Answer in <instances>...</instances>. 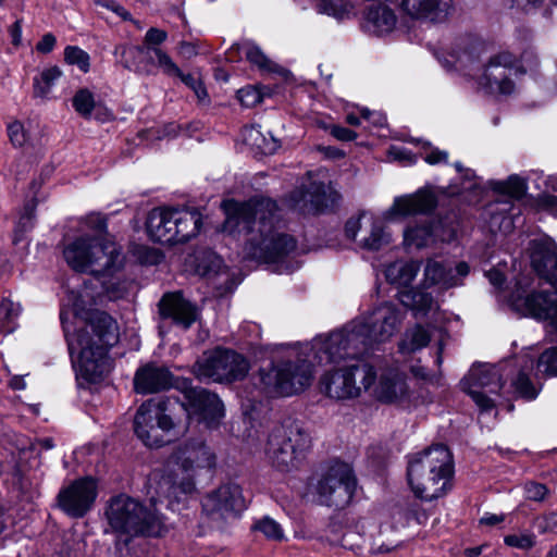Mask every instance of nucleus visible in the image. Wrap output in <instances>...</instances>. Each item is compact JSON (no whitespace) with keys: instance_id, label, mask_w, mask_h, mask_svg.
Listing matches in <instances>:
<instances>
[{"instance_id":"79ce46f5","label":"nucleus","mask_w":557,"mask_h":557,"mask_svg":"<svg viewBox=\"0 0 557 557\" xmlns=\"http://www.w3.org/2000/svg\"><path fill=\"white\" fill-rule=\"evenodd\" d=\"M504 543L512 548L529 550L534 547L536 536L531 531H520L518 533L508 534L504 537Z\"/></svg>"},{"instance_id":"3c124183","label":"nucleus","mask_w":557,"mask_h":557,"mask_svg":"<svg viewBox=\"0 0 557 557\" xmlns=\"http://www.w3.org/2000/svg\"><path fill=\"white\" fill-rule=\"evenodd\" d=\"M537 370L547 375H557V348L547 349L541 355Z\"/></svg>"},{"instance_id":"c9c22d12","label":"nucleus","mask_w":557,"mask_h":557,"mask_svg":"<svg viewBox=\"0 0 557 557\" xmlns=\"http://www.w3.org/2000/svg\"><path fill=\"white\" fill-rule=\"evenodd\" d=\"M247 141H249L250 148L260 154H273L280 147L276 139L272 136H265L256 127H251L248 132L246 131Z\"/></svg>"},{"instance_id":"f704fd0d","label":"nucleus","mask_w":557,"mask_h":557,"mask_svg":"<svg viewBox=\"0 0 557 557\" xmlns=\"http://www.w3.org/2000/svg\"><path fill=\"white\" fill-rule=\"evenodd\" d=\"M221 207L225 214L222 231L233 237L239 236L240 225L244 222V206L234 200H225Z\"/></svg>"},{"instance_id":"6e6552de","label":"nucleus","mask_w":557,"mask_h":557,"mask_svg":"<svg viewBox=\"0 0 557 557\" xmlns=\"http://www.w3.org/2000/svg\"><path fill=\"white\" fill-rule=\"evenodd\" d=\"M104 516L111 532L120 536H158L163 530L158 515L148 511L140 503L124 494L109 500Z\"/></svg>"},{"instance_id":"a19ab883","label":"nucleus","mask_w":557,"mask_h":557,"mask_svg":"<svg viewBox=\"0 0 557 557\" xmlns=\"http://www.w3.org/2000/svg\"><path fill=\"white\" fill-rule=\"evenodd\" d=\"M352 7L348 0H321L319 11L336 18H344L350 14Z\"/></svg>"},{"instance_id":"09e8293b","label":"nucleus","mask_w":557,"mask_h":557,"mask_svg":"<svg viewBox=\"0 0 557 557\" xmlns=\"http://www.w3.org/2000/svg\"><path fill=\"white\" fill-rule=\"evenodd\" d=\"M498 189L511 197L520 198L525 193L527 184L523 178L512 175L507 181L498 183Z\"/></svg>"},{"instance_id":"a18cd8bd","label":"nucleus","mask_w":557,"mask_h":557,"mask_svg":"<svg viewBox=\"0 0 557 557\" xmlns=\"http://www.w3.org/2000/svg\"><path fill=\"white\" fill-rule=\"evenodd\" d=\"M8 135L15 147H24L30 143L29 132L20 121H14L8 125Z\"/></svg>"},{"instance_id":"2f4dec72","label":"nucleus","mask_w":557,"mask_h":557,"mask_svg":"<svg viewBox=\"0 0 557 557\" xmlns=\"http://www.w3.org/2000/svg\"><path fill=\"white\" fill-rule=\"evenodd\" d=\"M435 330L433 326L424 327L420 324L408 329L399 342V351L407 355L426 347Z\"/></svg>"},{"instance_id":"b1692460","label":"nucleus","mask_w":557,"mask_h":557,"mask_svg":"<svg viewBox=\"0 0 557 557\" xmlns=\"http://www.w3.org/2000/svg\"><path fill=\"white\" fill-rule=\"evenodd\" d=\"M436 206V197L429 188H421L413 194L396 197L392 207L386 211L385 218L392 220L396 216L407 218L425 213Z\"/></svg>"},{"instance_id":"bf43d9fd","label":"nucleus","mask_w":557,"mask_h":557,"mask_svg":"<svg viewBox=\"0 0 557 557\" xmlns=\"http://www.w3.org/2000/svg\"><path fill=\"white\" fill-rule=\"evenodd\" d=\"M264 92L258 86L246 87V107L257 106L263 99Z\"/></svg>"},{"instance_id":"6ab92c4d","label":"nucleus","mask_w":557,"mask_h":557,"mask_svg":"<svg viewBox=\"0 0 557 557\" xmlns=\"http://www.w3.org/2000/svg\"><path fill=\"white\" fill-rule=\"evenodd\" d=\"M345 233L368 250H379L391 242V235L384 231L382 222L370 214L347 221Z\"/></svg>"},{"instance_id":"473e14b6","label":"nucleus","mask_w":557,"mask_h":557,"mask_svg":"<svg viewBox=\"0 0 557 557\" xmlns=\"http://www.w3.org/2000/svg\"><path fill=\"white\" fill-rule=\"evenodd\" d=\"M373 527L371 518H359L357 520H352L349 524V531L342 534V524L338 521L331 520L327 525V532L330 536H327V541L331 544H343L344 539L350 533L356 532L361 536L373 537L374 533L371 532L370 528Z\"/></svg>"},{"instance_id":"7ed1b4c3","label":"nucleus","mask_w":557,"mask_h":557,"mask_svg":"<svg viewBox=\"0 0 557 557\" xmlns=\"http://www.w3.org/2000/svg\"><path fill=\"white\" fill-rule=\"evenodd\" d=\"M329 336H318L312 343L289 349L274 361L269 370L260 372L263 391L272 397H290L308 389L314 380L315 364H339L344 359H326L325 342Z\"/></svg>"},{"instance_id":"4d7b16f0","label":"nucleus","mask_w":557,"mask_h":557,"mask_svg":"<svg viewBox=\"0 0 557 557\" xmlns=\"http://www.w3.org/2000/svg\"><path fill=\"white\" fill-rule=\"evenodd\" d=\"M513 5L523 10L530 11L541 5L546 8H553L557 5V0H511Z\"/></svg>"},{"instance_id":"a211bd4d","label":"nucleus","mask_w":557,"mask_h":557,"mask_svg":"<svg viewBox=\"0 0 557 557\" xmlns=\"http://www.w3.org/2000/svg\"><path fill=\"white\" fill-rule=\"evenodd\" d=\"M97 495V481L91 476H86L63 487L58 495V502L66 515L82 518L91 509Z\"/></svg>"},{"instance_id":"603ef678","label":"nucleus","mask_w":557,"mask_h":557,"mask_svg":"<svg viewBox=\"0 0 557 557\" xmlns=\"http://www.w3.org/2000/svg\"><path fill=\"white\" fill-rule=\"evenodd\" d=\"M119 51H121V55H122V61H123V64L125 67L129 69V70H135V71H138V66H136L135 64L131 63L128 58H133V57H138V55H141L146 52V49L143 48V47H138V46H131V47H120V48H116L115 50V53H119Z\"/></svg>"},{"instance_id":"a878e982","label":"nucleus","mask_w":557,"mask_h":557,"mask_svg":"<svg viewBox=\"0 0 557 557\" xmlns=\"http://www.w3.org/2000/svg\"><path fill=\"white\" fill-rule=\"evenodd\" d=\"M453 237V228L445 226L442 220L409 225L404 231V244L416 248L426 247L437 239L450 240Z\"/></svg>"},{"instance_id":"58836bf2","label":"nucleus","mask_w":557,"mask_h":557,"mask_svg":"<svg viewBox=\"0 0 557 557\" xmlns=\"http://www.w3.org/2000/svg\"><path fill=\"white\" fill-rule=\"evenodd\" d=\"M61 75L62 72L58 66L45 69L39 76L34 78L35 96L41 98L46 97Z\"/></svg>"},{"instance_id":"20e7f679","label":"nucleus","mask_w":557,"mask_h":557,"mask_svg":"<svg viewBox=\"0 0 557 557\" xmlns=\"http://www.w3.org/2000/svg\"><path fill=\"white\" fill-rule=\"evenodd\" d=\"M403 320L404 313L394 304L385 302L374 308L329 335L324 344L326 359H355L374 344L389 341Z\"/></svg>"},{"instance_id":"72a5a7b5","label":"nucleus","mask_w":557,"mask_h":557,"mask_svg":"<svg viewBox=\"0 0 557 557\" xmlns=\"http://www.w3.org/2000/svg\"><path fill=\"white\" fill-rule=\"evenodd\" d=\"M324 185L318 182H311L299 197H295V205L302 210L319 211L324 206Z\"/></svg>"},{"instance_id":"864d4df0","label":"nucleus","mask_w":557,"mask_h":557,"mask_svg":"<svg viewBox=\"0 0 557 557\" xmlns=\"http://www.w3.org/2000/svg\"><path fill=\"white\" fill-rule=\"evenodd\" d=\"M33 219H34V208L27 206L25 208V212L20 216L18 222L15 227V238H14L15 243L17 240H20V237L24 232L32 228Z\"/></svg>"},{"instance_id":"7c9ffc66","label":"nucleus","mask_w":557,"mask_h":557,"mask_svg":"<svg viewBox=\"0 0 557 557\" xmlns=\"http://www.w3.org/2000/svg\"><path fill=\"white\" fill-rule=\"evenodd\" d=\"M420 271V264L417 261L398 260L386 268V280L398 288L409 286Z\"/></svg>"},{"instance_id":"774afa93","label":"nucleus","mask_w":557,"mask_h":557,"mask_svg":"<svg viewBox=\"0 0 557 557\" xmlns=\"http://www.w3.org/2000/svg\"><path fill=\"white\" fill-rule=\"evenodd\" d=\"M361 113V116L364 119V120H371L373 124L375 125H383L385 119L382 114L380 113H375V112H371L370 110L368 109H362L360 111Z\"/></svg>"},{"instance_id":"bb28decb","label":"nucleus","mask_w":557,"mask_h":557,"mask_svg":"<svg viewBox=\"0 0 557 557\" xmlns=\"http://www.w3.org/2000/svg\"><path fill=\"white\" fill-rule=\"evenodd\" d=\"M173 385V375L168 368L148 363L139 368L134 376V388L139 394L157 393Z\"/></svg>"},{"instance_id":"1a4fd4ad","label":"nucleus","mask_w":557,"mask_h":557,"mask_svg":"<svg viewBox=\"0 0 557 557\" xmlns=\"http://www.w3.org/2000/svg\"><path fill=\"white\" fill-rule=\"evenodd\" d=\"M531 261L534 270L548 281L556 294L537 292L527 296L517 295L511 299V307L524 317L549 321L552 329L557 332V255L533 252Z\"/></svg>"},{"instance_id":"9d476101","label":"nucleus","mask_w":557,"mask_h":557,"mask_svg":"<svg viewBox=\"0 0 557 557\" xmlns=\"http://www.w3.org/2000/svg\"><path fill=\"white\" fill-rule=\"evenodd\" d=\"M171 458L184 475L164 476L159 483V490L168 498L177 502L183 495L194 492V476L199 470L212 469L215 465L214 454L201 442H188L181 445Z\"/></svg>"},{"instance_id":"4468645a","label":"nucleus","mask_w":557,"mask_h":557,"mask_svg":"<svg viewBox=\"0 0 557 557\" xmlns=\"http://www.w3.org/2000/svg\"><path fill=\"white\" fill-rule=\"evenodd\" d=\"M168 400L149 399L137 409L134 432L146 446L161 447L174 438L175 424L168 413Z\"/></svg>"},{"instance_id":"13d9d810","label":"nucleus","mask_w":557,"mask_h":557,"mask_svg":"<svg viewBox=\"0 0 557 557\" xmlns=\"http://www.w3.org/2000/svg\"><path fill=\"white\" fill-rule=\"evenodd\" d=\"M424 161L431 165H436L440 163H447L448 161V152L445 150H440L437 148H432L430 151H426L424 157Z\"/></svg>"},{"instance_id":"f8f14e48","label":"nucleus","mask_w":557,"mask_h":557,"mask_svg":"<svg viewBox=\"0 0 557 557\" xmlns=\"http://www.w3.org/2000/svg\"><path fill=\"white\" fill-rule=\"evenodd\" d=\"M310 447V437L296 423L275 426L269 435L265 455L270 463L281 472L300 467Z\"/></svg>"},{"instance_id":"052dcab7","label":"nucleus","mask_w":557,"mask_h":557,"mask_svg":"<svg viewBox=\"0 0 557 557\" xmlns=\"http://www.w3.org/2000/svg\"><path fill=\"white\" fill-rule=\"evenodd\" d=\"M57 39L51 33L45 34L37 42L36 50L41 53H49L53 50Z\"/></svg>"},{"instance_id":"412c9836","label":"nucleus","mask_w":557,"mask_h":557,"mask_svg":"<svg viewBox=\"0 0 557 557\" xmlns=\"http://www.w3.org/2000/svg\"><path fill=\"white\" fill-rule=\"evenodd\" d=\"M469 265L459 262L455 268L449 263L429 259L423 272V286H440L447 289L461 284L462 278L469 274Z\"/></svg>"},{"instance_id":"680f3d73","label":"nucleus","mask_w":557,"mask_h":557,"mask_svg":"<svg viewBox=\"0 0 557 557\" xmlns=\"http://www.w3.org/2000/svg\"><path fill=\"white\" fill-rule=\"evenodd\" d=\"M166 32L152 27L146 34L145 42L148 45H161L166 39Z\"/></svg>"},{"instance_id":"ddd939ff","label":"nucleus","mask_w":557,"mask_h":557,"mask_svg":"<svg viewBox=\"0 0 557 557\" xmlns=\"http://www.w3.org/2000/svg\"><path fill=\"white\" fill-rule=\"evenodd\" d=\"M375 377L377 374L371 364L355 361L325 372L320 386L331 398L349 399L358 397L362 391H370Z\"/></svg>"},{"instance_id":"c85d7f7f","label":"nucleus","mask_w":557,"mask_h":557,"mask_svg":"<svg viewBox=\"0 0 557 557\" xmlns=\"http://www.w3.org/2000/svg\"><path fill=\"white\" fill-rule=\"evenodd\" d=\"M242 497V488L238 485H223L213 493L207 495L202 500V507L206 511L213 512H232L236 503Z\"/></svg>"},{"instance_id":"c756f323","label":"nucleus","mask_w":557,"mask_h":557,"mask_svg":"<svg viewBox=\"0 0 557 557\" xmlns=\"http://www.w3.org/2000/svg\"><path fill=\"white\" fill-rule=\"evenodd\" d=\"M397 297L405 307L414 312L416 317L435 312L438 308L430 294L417 289L399 290Z\"/></svg>"},{"instance_id":"dca6fc26","label":"nucleus","mask_w":557,"mask_h":557,"mask_svg":"<svg viewBox=\"0 0 557 557\" xmlns=\"http://www.w3.org/2000/svg\"><path fill=\"white\" fill-rule=\"evenodd\" d=\"M462 385L482 412L491 411L495 408L492 395H498L503 387L500 371L490 364L473 367L463 379Z\"/></svg>"},{"instance_id":"cd10ccee","label":"nucleus","mask_w":557,"mask_h":557,"mask_svg":"<svg viewBox=\"0 0 557 557\" xmlns=\"http://www.w3.org/2000/svg\"><path fill=\"white\" fill-rule=\"evenodd\" d=\"M397 25L395 12L387 5L369 8L364 15L363 28L374 36H384L392 33Z\"/></svg>"},{"instance_id":"49530a36","label":"nucleus","mask_w":557,"mask_h":557,"mask_svg":"<svg viewBox=\"0 0 557 557\" xmlns=\"http://www.w3.org/2000/svg\"><path fill=\"white\" fill-rule=\"evenodd\" d=\"M151 52L156 58V64L168 76L181 75V70L172 58L160 48H152Z\"/></svg>"},{"instance_id":"f257e3e1","label":"nucleus","mask_w":557,"mask_h":557,"mask_svg":"<svg viewBox=\"0 0 557 557\" xmlns=\"http://www.w3.org/2000/svg\"><path fill=\"white\" fill-rule=\"evenodd\" d=\"M84 230L63 249L65 261L73 270L101 280L102 292L110 300L123 298L129 282L116 275L123 268V257L117 245L107 237L104 218L99 213L87 215Z\"/></svg>"},{"instance_id":"5fc2aeb1","label":"nucleus","mask_w":557,"mask_h":557,"mask_svg":"<svg viewBox=\"0 0 557 557\" xmlns=\"http://www.w3.org/2000/svg\"><path fill=\"white\" fill-rule=\"evenodd\" d=\"M388 157L391 160L399 161L405 164H412L416 162V157L406 148L392 146L388 149Z\"/></svg>"},{"instance_id":"2eb2a0df","label":"nucleus","mask_w":557,"mask_h":557,"mask_svg":"<svg viewBox=\"0 0 557 557\" xmlns=\"http://www.w3.org/2000/svg\"><path fill=\"white\" fill-rule=\"evenodd\" d=\"M355 488L356 479L352 470L344 462L329 467L310 487L319 504L335 507L347 505Z\"/></svg>"},{"instance_id":"0e129e2a","label":"nucleus","mask_w":557,"mask_h":557,"mask_svg":"<svg viewBox=\"0 0 557 557\" xmlns=\"http://www.w3.org/2000/svg\"><path fill=\"white\" fill-rule=\"evenodd\" d=\"M9 32L12 44L14 46H18L22 41V20L15 21V23L10 27Z\"/></svg>"},{"instance_id":"de8ad7c7","label":"nucleus","mask_w":557,"mask_h":557,"mask_svg":"<svg viewBox=\"0 0 557 557\" xmlns=\"http://www.w3.org/2000/svg\"><path fill=\"white\" fill-rule=\"evenodd\" d=\"M64 59L69 64L77 65L83 72L89 70V55L78 47H66L64 50Z\"/></svg>"},{"instance_id":"ea45409f","label":"nucleus","mask_w":557,"mask_h":557,"mask_svg":"<svg viewBox=\"0 0 557 557\" xmlns=\"http://www.w3.org/2000/svg\"><path fill=\"white\" fill-rule=\"evenodd\" d=\"M246 59L260 71H276V65L253 42H246Z\"/></svg>"},{"instance_id":"393cba45","label":"nucleus","mask_w":557,"mask_h":557,"mask_svg":"<svg viewBox=\"0 0 557 557\" xmlns=\"http://www.w3.org/2000/svg\"><path fill=\"white\" fill-rule=\"evenodd\" d=\"M403 13L417 21L444 22L453 12V0H401Z\"/></svg>"},{"instance_id":"aec40b11","label":"nucleus","mask_w":557,"mask_h":557,"mask_svg":"<svg viewBox=\"0 0 557 557\" xmlns=\"http://www.w3.org/2000/svg\"><path fill=\"white\" fill-rule=\"evenodd\" d=\"M189 416H197L207 428H214L223 417V405L220 398L203 388L190 387L185 392Z\"/></svg>"},{"instance_id":"8fccbe9b","label":"nucleus","mask_w":557,"mask_h":557,"mask_svg":"<svg viewBox=\"0 0 557 557\" xmlns=\"http://www.w3.org/2000/svg\"><path fill=\"white\" fill-rule=\"evenodd\" d=\"M255 529L262 532L270 540H284V531L282 527L271 518H263L255 525Z\"/></svg>"},{"instance_id":"e433bc0d","label":"nucleus","mask_w":557,"mask_h":557,"mask_svg":"<svg viewBox=\"0 0 557 557\" xmlns=\"http://www.w3.org/2000/svg\"><path fill=\"white\" fill-rule=\"evenodd\" d=\"M392 529L398 530L409 524V520L413 519L418 524H424L429 519V513L419 505H413L407 510L397 509L392 516Z\"/></svg>"},{"instance_id":"9b49d317","label":"nucleus","mask_w":557,"mask_h":557,"mask_svg":"<svg viewBox=\"0 0 557 557\" xmlns=\"http://www.w3.org/2000/svg\"><path fill=\"white\" fill-rule=\"evenodd\" d=\"M201 222L197 210L159 207L148 213L146 233L156 243H185L198 235Z\"/></svg>"},{"instance_id":"338daca9","label":"nucleus","mask_w":557,"mask_h":557,"mask_svg":"<svg viewBox=\"0 0 557 557\" xmlns=\"http://www.w3.org/2000/svg\"><path fill=\"white\" fill-rule=\"evenodd\" d=\"M101 4L110 10H112L113 12H115L123 20H128L131 16L129 13L123 7H121L120 4H117L114 1L101 2Z\"/></svg>"},{"instance_id":"0eeeda50","label":"nucleus","mask_w":557,"mask_h":557,"mask_svg":"<svg viewBox=\"0 0 557 557\" xmlns=\"http://www.w3.org/2000/svg\"><path fill=\"white\" fill-rule=\"evenodd\" d=\"M446 65L475 79L478 87L490 94L510 95L515 90L512 76L519 72L518 60L509 51L492 55L483 66H476L473 53H451Z\"/></svg>"},{"instance_id":"5701e85b","label":"nucleus","mask_w":557,"mask_h":557,"mask_svg":"<svg viewBox=\"0 0 557 557\" xmlns=\"http://www.w3.org/2000/svg\"><path fill=\"white\" fill-rule=\"evenodd\" d=\"M159 312L162 319H170L184 330L189 329L199 315L197 307L180 292L165 294L159 301Z\"/></svg>"},{"instance_id":"39448f33","label":"nucleus","mask_w":557,"mask_h":557,"mask_svg":"<svg viewBox=\"0 0 557 557\" xmlns=\"http://www.w3.org/2000/svg\"><path fill=\"white\" fill-rule=\"evenodd\" d=\"M276 205L269 198L256 196L246 202V231L253 234L246 258L265 263L281 262L296 249V240L287 234L273 232Z\"/></svg>"},{"instance_id":"37998d69","label":"nucleus","mask_w":557,"mask_h":557,"mask_svg":"<svg viewBox=\"0 0 557 557\" xmlns=\"http://www.w3.org/2000/svg\"><path fill=\"white\" fill-rule=\"evenodd\" d=\"M511 386L515 393L527 399H533L536 397V388L531 383L528 374L524 371H519L515 379H512Z\"/></svg>"},{"instance_id":"e2e57ef3","label":"nucleus","mask_w":557,"mask_h":557,"mask_svg":"<svg viewBox=\"0 0 557 557\" xmlns=\"http://www.w3.org/2000/svg\"><path fill=\"white\" fill-rule=\"evenodd\" d=\"M331 134L338 140H343V141H350V140H354L357 138V134L356 132L349 129V128H346V127H343V126H333L331 128Z\"/></svg>"},{"instance_id":"69168bd1","label":"nucleus","mask_w":557,"mask_h":557,"mask_svg":"<svg viewBox=\"0 0 557 557\" xmlns=\"http://www.w3.org/2000/svg\"><path fill=\"white\" fill-rule=\"evenodd\" d=\"M175 77H180L181 81L187 86L189 87L191 90L194 89V87L200 83L201 78L199 75H196V74H193V73H189V74H184L182 71H181V75H175Z\"/></svg>"},{"instance_id":"6e6d98bb","label":"nucleus","mask_w":557,"mask_h":557,"mask_svg":"<svg viewBox=\"0 0 557 557\" xmlns=\"http://www.w3.org/2000/svg\"><path fill=\"white\" fill-rule=\"evenodd\" d=\"M524 492L528 499L540 502L546 496L547 488L543 484L530 482L525 484Z\"/></svg>"},{"instance_id":"f3484780","label":"nucleus","mask_w":557,"mask_h":557,"mask_svg":"<svg viewBox=\"0 0 557 557\" xmlns=\"http://www.w3.org/2000/svg\"><path fill=\"white\" fill-rule=\"evenodd\" d=\"M243 359L232 349L216 348L206 351L196 361L194 374L200 380L230 382L236 377Z\"/></svg>"},{"instance_id":"f03ea898","label":"nucleus","mask_w":557,"mask_h":557,"mask_svg":"<svg viewBox=\"0 0 557 557\" xmlns=\"http://www.w3.org/2000/svg\"><path fill=\"white\" fill-rule=\"evenodd\" d=\"M61 321L77 374L89 383L101 381L111 369L108 350L119 342L116 321L102 311H90L87 317L76 312L73 330L63 312Z\"/></svg>"},{"instance_id":"c03bdc74","label":"nucleus","mask_w":557,"mask_h":557,"mask_svg":"<svg viewBox=\"0 0 557 557\" xmlns=\"http://www.w3.org/2000/svg\"><path fill=\"white\" fill-rule=\"evenodd\" d=\"M73 107L81 115L88 116L95 107L92 92L85 88L79 89L73 97Z\"/></svg>"},{"instance_id":"4c0bfd02","label":"nucleus","mask_w":557,"mask_h":557,"mask_svg":"<svg viewBox=\"0 0 557 557\" xmlns=\"http://www.w3.org/2000/svg\"><path fill=\"white\" fill-rule=\"evenodd\" d=\"M21 313V306L10 298H3L0 302V332L12 333L16 329V320Z\"/></svg>"},{"instance_id":"423d86ee","label":"nucleus","mask_w":557,"mask_h":557,"mask_svg":"<svg viewBox=\"0 0 557 557\" xmlns=\"http://www.w3.org/2000/svg\"><path fill=\"white\" fill-rule=\"evenodd\" d=\"M453 458L444 445H436L413 455L408 462L407 478L413 494L426 502L443 497L451 488Z\"/></svg>"},{"instance_id":"4be33fe9","label":"nucleus","mask_w":557,"mask_h":557,"mask_svg":"<svg viewBox=\"0 0 557 557\" xmlns=\"http://www.w3.org/2000/svg\"><path fill=\"white\" fill-rule=\"evenodd\" d=\"M370 389L375 398L387 404H403L410 396L405 375L396 369L382 371L377 382L375 379Z\"/></svg>"}]
</instances>
